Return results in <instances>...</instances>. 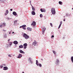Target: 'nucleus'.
<instances>
[{
    "mask_svg": "<svg viewBox=\"0 0 73 73\" xmlns=\"http://www.w3.org/2000/svg\"><path fill=\"white\" fill-rule=\"evenodd\" d=\"M55 64L57 66H58L59 65V64H60V60L59 59H57L56 60Z\"/></svg>",
    "mask_w": 73,
    "mask_h": 73,
    "instance_id": "f257e3e1",
    "label": "nucleus"
},
{
    "mask_svg": "<svg viewBox=\"0 0 73 73\" xmlns=\"http://www.w3.org/2000/svg\"><path fill=\"white\" fill-rule=\"evenodd\" d=\"M51 12L52 15H55L56 14V10L55 8H53L51 9Z\"/></svg>",
    "mask_w": 73,
    "mask_h": 73,
    "instance_id": "f03ea898",
    "label": "nucleus"
},
{
    "mask_svg": "<svg viewBox=\"0 0 73 73\" xmlns=\"http://www.w3.org/2000/svg\"><path fill=\"white\" fill-rule=\"evenodd\" d=\"M23 37L25 38V39H28L29 38V36L27 35V34L25 33L23 34Z\"/></svg>",
    "mask_w": 73,
    "mask_h": 73,
    "instance_id": "7ed1b4c3",
    "label": "nucleus"
},
{
    "mask_svg": "<svg viewBox=\"0 0 73 73\" xmlns=\"http://www.w3.org/2000/svg\"><path fill=\"white\" fill-rule=\"evenodd\" d=\"M28 60L30 64H33V62L32 61V58H31V57L28 58Z\"/></svg>",
    "mask_w": 73,
    "mask_h": 73,
    "instance_id": "20e7f679",
    "label": "nucleus"
},
{
    "mask_svg": "<svg viewBox=\"0 0 73 73\" xmlns=\"http://www.w3.org/2000/svg\"><path fill=\"white\" fill-rule=\"evenodd\" d=\"M36 23L35 22V21H33L32 23L31 24V26H33V27L35 28L36 27Z\"/></svg>",
    "mask_w": 73,
    "mask_h": 73,
    "instance_id": "39448f33",
    "label": "nucleus"
},
{
    "mask_svg": "<svg viewBox=\"0 0 73 73\" xmlns=\"http://www.w3.org/2000/svg\"><path fill=\"white\" fill-rule=\"evenodd\" d=\"M13 14L16 17H18V15L17 14V13L15 11H13Z\"/></svg>",
    "mask_w": 73,
    "mask_h": 73,
    "instance_id": "423d86ee",
    "label": "nucleus"
},
{
    "mask_svg": "<svg viewBox=\"0 0 73 73\" xmlns=\"http://www.w3.org/2000/svg\"><path fill=\"white\" fill-rule=\"evenodd\" d=\"M7 45L9 46V47L11 46L12 45V42H9L7 44Z\"/></svg>",
    "mask_w": 73,
    "mask_h": 73,
    "instance_id": "0eeeda50",
    "label": "nucleus"
},
{
    "mask_svg": "<svg viewBox=\"0 0 73 73\" xmlns=\"http://www.w3.org/2000/svg\"><path fill=\"white\" fill-rule=\"evenodd\" d=\"M3 70H8V68L7 66H4L3 67Z\"/></svg>",
    "mask_w": 73,
    "mask_h": 73,
    "instance_id": "6e6552de",
    "label": "nucleus"
},
{
    "mask_svg": "<svg viewBox=\"0 0 73 73\" xmlns=\"http://www.w3.org/2000/svg\"><path fill=\"white\" fill-rule=\"evenodd\" d=\"M23 56V55L21 54H19L17 56V58H21V57Z\"/></svg>",
    "mask_w": 73,
    "mask_h": 73,
    "instance_id": "1a4fd4ad",
    "label": "nucleus"
},
{
    "mask_svg": "<svg viewBox=\"0 0 73 73\" xmlns=\"http://www.w3.org/2000/svg\"><path fill=\"white\" fill-rule=\"evenodd\" d=\"M6 13H5V16H7V15L8 14V13H9V11H8V10H7L6 11Z\"/></svg>",
    "mask_w": 73,
    "mask_h": 73,
    "instance_id": "9d476101",
    "label": "nucleus"
},
{
    "mask_svg": "<svg viewBox=\"0 0 73 73\" xmlns=\"http://www.w3.org/2000/svg\"><path fill=\"white\" fill-rule=\"evenodd\" d=\"M62 21H61L60 22V24L58 27V29H60V28L61 27V25H62Z\"/></svg>",
    "mask_w": 73,
    "mask_h": 73,
    "instance_id": "9b49d317",
    "label": "nucleus"
},
{
    "mask_svg": "<svg viewBox=\"0 0 73 73\" xmlns=\"http://www.w3.org/2000/svg\"><path fill=\"white\" fill-rule=\"evenodd\" d=\"M13 43L15 45H17V44H18V42L16 40H15L13 42Z\"/></svg>",
    "mask_w": 73,
    "mask_h": 73,
    "instance_id": "f8f14e48",
    "label": "nucleus"
},
{
    "mask_svg": "<svg viewBox=\"0 0 73 73\" xmlns=\"http://www.w3.org/2000/svg\"><path fill=\"white\" fill-rule=\"evenodd\" d=\"M36 44L37 45V42H36V41H35L33 43V45H34V46H36Z\"/></svg>",
    "mask_w": 73,
    "mask_h": 73,
    "instance_id": "ddd939ff",
    "label": "nucleus"
},
{
    "mask_svg": "<svg viewBox=\"0 0 73 73\" xmlns=\"http://www.w3.org/2000/svg\"><path fill=\"white\" fill-rule=\"evenodd\" d=\"M27 29L28 31H31L32 30V28L31 27H27Z\"/></svg>",
    "mask_w": 73,
    "mask_h": 73,
    "instance_id": "4468645a",
    "label": "nucleus"
},
{
    "mask_svg": "<svg viewBox=\"0 0 73 73\" xmlns=\"http://www.w3.org/2000/svg\"><path fill=\"white\" fill-rule=\"evenodd\" d=\"M17 20H15L14 22V25H16V24H17Z\"/></svg>",
    "mask_w": 73,
    "mask_h": 73,
    "instance_id": "2eb2a0df",
    "label": "nucleus"
},
{
    "mask_svg": "<svg viewBox=\"0 0 73 73\" xmlns=\"http://www.w3.org/2000/svg\"><path fill=\"white\" fill-rule=\"evenodd\" d=\"M31 14L32 15H36V13L35 11H33L31 12Z\"/></svg>",
    "mask_w": 73,
    "mask_h": 73,
    "instance_id": "dca6fc26",
    "label": "nucleus"
},
{
    "mask_svg": "<svg viewBox=\"0 0 73 73\" xmlns=\"http://www.w3.org/2000/svg\"><path fill=\"white\" fill-rule=\"evenodd\" d=\"M19 52L21 53H23V54H25V53L22 50H19Z\"/></svg>",
    "mask_w": 73,
    "mask_h": 73,
    "instance_id": "f3484780",
    "label": "nucleus"
},
{
    "mask_svg": "<svg viewBox=\"0 0 73 73\" xmlns=\"http://www.w3.org/2000/svg\"><path fill=\"white\" fill-rule=\"evenodd\" d=\"M52 52L54 54V56L56 57V51L54 50H53Z\"/></svg>",
    "mask_w": 73,
    "mask_h": 73,
    "instance_id": "a211bd4d",
    "label": "nucleus"
},
{
    "mask_svg": "<svg viewBox=\"0 0 73 73\" xmlns=\"http://www.w3.org/2000/svg\"><path fill=\"white\" fill-rule=\"evenodd\" d=\"M45 30H46L45 27H43L42 29V32H45Z\"/></svg>",
    "mask_w": 73,
    "mask_h": 73,
    "instance_id": "6ab92c4d",
    "label": "nucleus"
},
{
    "mask_svg": "<svg viewBox=\"0 0 73 73\" xmlns=\"http://www.w3.org/2000/svg\"><path fill=\"white\" fill-rule=\"evenodd\" d=\"M40 11L41 12H45V10H43L42 9H40Z\"/></svg>",
    "mask_w": 73,
    "mask_h": 73,
    "instance_id": "aec40b11",
    "label": "nucleus"
},
{
    "mask_svg": "<svg viewBox=\"0 0 73 73\" xmlns=\"http://www.w3.org/2000/svg\"><path fill=\"white\" fill-rule=\"evenodd\" d=\"M19 48H23V45H21L19 46Z\"/></svg>",
    "mask_w": 73,
    "mask_h": 73,
    "instance_id": "412c9836",
    "label": "nucleus"
},
{
    "mask_svg": "<svg viewBox=\"0 0 73 73\" xmlns=\"http://www.w3.org/2000/svg\"><path fill=\"white\" fill-rule=\"evenodd\" d=\"M37 66H39L40 67H41L42 66V65L40 63L38 64V65H37Z\"/></svg>",
    "mask_w": 73,
    "mask_h": 73,
    "instance_id": "4be33fe9",
    "label": "nucleus"
},
{
    "mask_svg": "<svg viewBox=\"0 0 73 73\" xmlns=\"http://www.w3.org/2000/svg\"><path fill=\"white\" fill-rule=\"evenodd\" d=\"M32 8L33 11H35V7H34L33 6H32Z\"/></svg>",
    "mask_w": 73,
    "mask_h": 73,
    "instance_id": "5701e85b",
    "label": "nucleus"
},
{
    "mask_svg": "<svg viewBox=\"0 0 73 73\" xmlns=\"http://www.w3.org/2000/svg\"><path fill=\"white\" fill-rule=\"evenodd\" d=\"M71 61L72 63H73V56H72L71 57Z\"/></svg>",
    "mask_w": 73,
    "mask_h": 73,
    "instance_id": "b1692460",
    "label": "nucleus"
},
{
    "mask_svg": "<svg viewBox=\"0 0 73 73\" xmlns=\"http://www.w3.org/2000/svg\"><path fill=\"white\" fill-rule=\"evenodd\" d=\"M2 25H3V27H5V25H6V24H5V23H3V24H2Z\"/></svg>",
    "mask_w": 73,
    "mask_h": 73,
    "instance_id": "393cba45",
    "label": "nucleus"
},
{
    "mask_svg": "<svg viewBox=\"0 0 73 73\" xmlns=\"http://www.w3.org/2000/svg\"><path fill=\"white\" fill-rule=\"evenodd\" d=\"M62 2L61 1H59V4H60V5H62Z\"/></svg>",
    "mask_w": 73,
    "mask_h": 73,
    "instance_id": "a878e982",
    "label": "nucleus"
},
{
    "mask_svg": "<svg viewBox=\"0 0 73 73\" xmlns=\"http://www.w3.org/2000/svg\"><path fill=\"white\" fill-rule=\"evenodd\" d=\"M27 45H28L27 43H25L23 44V46H27Z\"/></svg>",
    "mask_w": 73,
    "mask_h": 73,
    "instance_id": "bb28decb",
    "label": "nucleus"
},
{
    "mask_svg": "<svg viewBox=\"0 0 73 73\" xmlns=\"http://www.w3.org/2000/svg\"><path fill=\"white\" fill-rule=\"evenodd\" d=\"M3 66H4V65L3 64H2L0 66V67L1 68H3Z\"/></svg>",
    "mask_w": 73,
    "mask_h": 73,
    "instance_id": "cd10ccee",
    "label": "nucleus"
},
{
    "mask_svg": "<svg viewBox=\"0 0 73 73\" xmlns=\"http://www.w3.org/2000/svg\"><path fill=\"white\" fill-rule=\"evenodd\" d=\"M38 60H36V64L37 65H38Z\"/></svg>",
    "mask_w": 73,
    "mask_h": 73,
    "instance_id": "c85d7f7f",
    "label": "nucleus"
},
{
    "mask_svg": "<svg viewBox=\"0 0 73 73\" xmlns=\"http://www.w3.org/2000/svg\"><path fill=\"white\" fill-rule=\"evenodd\" d=\"M25 27H26V25H22V28H24Z\"/></svg>",
    "mask_w": 73,
    "mask_h": 73,
    "instance_id": "c756f323",
    "label": "nucleus"
},
{
    "mask_svg": "<svg viewBox=\"0 0 73 73\" xmlns=\"http://www.w3.org/2000/svg\"><path fill=\"white\" fill-rule=\"evenodd\" d=\"M4 38H6V37H7V34H5L4 35Z\"/></svg>",
    "mask_w": 73,
    "mask_h": 73,
    "instance_id": "7c9ffc66",
    "label": "nucleus"
},
{
    "mask_svg": "<svg viewBox=\"0 0 73 73\" xmlns=\"http://www.w3.org/2000/svg\"><path fill=\"white\" fill-rule=\"evenodd\" d=\"M40 18L42 17H43V16L42 15V14H40Z\"/></svg>",
    "mask_w": 73,
    "mask_h": 73,
    "instance_id": "2f4dec72",
    "label": "nucleus"
},
{
    "mask_svg": "<svg viewBox=\"0 0 73 73\" xmlns=\"http://www.w3.org/2000/svg\"><path fill=\"white\" fill-rule=\"evenodd\" d=\"M0 28H3V25L1 24V25H0Z\"/></svg>",
    "mask_w": 73,
    "mask_h": 73,
    "instance_id": "473e14b6",
    "label": "nucleus"
},
{
    "mask_svg": "<svg viewBox=\"0 0 73 73\" xmlns=\"http://www.w3.org/2000/svg\"><path fill=\"white\" fill-rule=\"evenodd\" d=\"M3 32H6V31H7V30L3 29Z\"/></svg>",
    "mask_w": 73,
    "mask_h": 73,
    "instance_id": "72a5a7b5",
    "label": "nucleus"
},
{
    "mask_svg": "<svg viewBox=\"0 0 73 73\" xmlns=\"http://www.w3.org/2000/svg\"><path fill=\"white\" fill-rule=\"evenodd\" d=\"M66 16H69V14L68 13H66Z\"/></svg>",
    "mask_w": 73,
    "mask_h": 73,
    "instance_id": "f704fd0d",
    "label": "nucleus"
},
{
    "mask_svg": "<svg viewBox=\"0 0 73 73\" xmlns=\"http://www.w3.org/2000/svg\"><path fill=\"white\" fill-rule=\"evenodd\" d=\"M9 46L7 45V44L6 46V48H8Z\"/></svg>",
    "mask_w": 73,
    "mask_h": 73,
    "instance_id": "c9c22d12",
    "label": "nucleus"
},
{
    "mask_svg": "<svg viewBox=\"0 0 73 73\" xmlns=\"http://www.w3.org/2000/svg\"><path fill=\"white\" fill-rule=\"evenodd\" d=\"M50 25L51 27H53V25H52V23H50Z\"/></svg>",
    "mask_w": 73,
    "mask_h": 73,
    "instance_id": "e433bc0d",
    "label": "nucleus"
},
{
    "mask_svg": "<svg viewBox=\"0 0 73 73\" xmlns=\"http://www.w3.org/2000/svg\"><path fill=\"white\" fill-rule=\"evenodd\" d=\"M24 46V49H26V48H27V46Z\"/></svg>",
    "mask_w": 73,
    "mask_h": 73,
    "instance_id": "4c0bfd02",
    "label": "nucleus"
},
{
    "mask_svg": "<svg viewBox=\"0 0 73 73\" xmlns=\"http://www.w3.org/2000/svg\"><path fill=\"white\" fill-rule=\"evenodd\" d=\"M23 29H24V30H26V28L25 27H23Z\"/></svg>",
    "mask_w": 73,
    "mask_h": 73,
    "instance_id": "58836bf2",
    "label": "nucleus"
},
{
    "mask_svg": "<svg viewBox=\"0 0 73 73\" xmlns=\"http://www.w3.org/2000/svg\"><path fill=\"white\" fill-rule=\"evenodd\" d=\"M71 13H70L69 15H68V16H71Z\"/></svg>",
    "mask_w": 73,
    "mask_h": 73,
    "instance_id": "ea45409f",
    "label": "nucleus"
},
{
    "mask_svg": "<svg viewBox=\"0 0 73 73\" xmlns=\"http://www.w3.org/2000/svg\"><path fill=\"white\" fill-rule=\"evenodd\" d=\"M8 56H9V57H11L12 56H11V55L10 54H9L8 55Z\"/></svg>",
    "mask_w": 73,
    "mask_h": 73,
    "instance_id": "a19ab883",
    "label": "nucleus"
},
{
    "mask_svg": "<svg viewBox=\"0 0 73 73\" xmlns=\"http://www.w3.org/2000/svg\"><path fill=\"white\" fill-rule=\"evenodd\" d=\"M42 35H44V32H45L42 31Z\"/></svg>",
    "mask_w": 73,
    "mask_h": 73,
    "instance_id": "79ce46f5",
    "label": "nucleus"
},
{
    "mask_svg": "<svg viewBox=\"0 0 73 73\" xmlns=\"http://www.w3.org/2000/svg\"><path fill=\"white\" fill-rule=\"evenodd\" d=\"M53 37H54V35H52V36H51V38H53Z\"/></svg>",
    "mask_w": 73,
    "mask_h": 73,
    "instance_id": "37998d69",
    "label": "nucleus"
},
{
    "mask_svg": "<svg viewBox=\"0 0 73 73\" xmlns=\"http://www.w3.org/2000/svg\"><path fill=\"white\" fill-rule=\"evenodd\" d=\"M7 19H8V20H11V18H7Z\"/></svg>",
    "mask_w": 73,
    "mask_h": 73,
    "instance_id": "c03bdc74",
    "label": "nucleus"
},
{
    "mask_svg": "<svg viewBox=\"0 0 73 73\" xmlns=\"http://www.w3.org/2000/svg\"><path fill=\"white\" fill-rule=\"evenodd\" d=\"M64 21H65V18H64L63 20Z\"/></svg>",
    "mask_w": 73,
    "mask_h": 73,
    "instance_id": "a18cd8bd",
    "label": "nucleus"
},
{
    "mask_svg": "<svg viewBox=\"0 0 73 73\" xmlns=\"http://www.w3.org/2000/svg\"><path fill=\"white\" fill-rule=\"evenodd\" d=\"M13 10V9H10L11 11H12Z\"/></svg>",
    "mask_w": 73,
    "mask_h": 73,
    "instance_id": "49530a36",
    "label": "nucleus"
},
{
    "mask_svg": "<svg viewBox=\"0 0 73 73\" xmlns=\"http://www.w3.org/2000/svg\"><path fill=\"white\" fill-rule=\"evenodd\" d=\"M22 27V26H21L20 27H19V28H21Z\"/></svg>",
    "mask_w": 73,
    "mask_h": 73,
    "instance_id": "de8ad7c7",
    "label": "nucleus"
},
{
    "mask_svg": "<svg viewBox=\"0 0 73 73\" xmlns=\"http://www.w3.org/2000/svg\"><path fill=\"white\" fill-rule=\"evenodd\" d=\"M30 5H31V6H32V4H31V3H30Z\"/></svg>",
    "mask_w": 73,
    "mask_h": 73,
    "instance_id": "09e8293b",
    "label": "nucleus"
},
{
    "mask_svg": "<svg viewBox=\"0 0 73 73\" xmlns=\"http://www.w3.org/2000/svg\"><path fill=\"white\" fill-rule=\"evenodd\" d=\"M3 65H4V66H6V64H4Z\"/></svg>",
    "mask_w": 73,
    "mask_h": 73,
    "instance_id": "8fccbe9b",
    "label": "nucleus"
},
{
    "mask_svg": "<svg viewBox=\"0 0 73 73\" xmlns=\"http://www.w3.org/2000/svg\"><path fill=\"white\" fill-rule=\"evenodd\" d=\"M10 40V39H9V40H8V41Z\"/></svg>",
    "mask_w": 73,
    "mask_h": 73,
    "instance_id": "3c124183",
    "label": "nucleus"
},
{
    "mask_svg": "<svg viewBox=\"0 0 73 73\" xmlns=\"http://www.w3.org/2000/svg\"><path fill=\"white\" fill-rule=\"evenodd\" d=\"M11 32H9V34H11Z\"/></svg>",
    "mask_w": 73,
    "mask_h": 73,
    "instance_id": "603ef678",
    "label": "nucleus"
},
{
    "mask_svg": "<svg viewBox=\"0 0 73 73\" xmlns=\"http://www.w3.org/2000/svg\"><path fill=\"white\" fill-rule=\"evenodd\" d=\"M30 4H31V1H30Z\"/></svg>",
    "mask_w": 73,
    "mask_h": 73,
    "instance_id": "864d4df0",
    "label": "nucleus"
},
{
    "mask_svg": "<svg viewBox=\"0 0 73 73\" xmlns=\"http://www.w3.org/2000/svg\"><path fill=\"white\" fill-rule=\"evenodd\" d=\"M14 33V32H12V34H13V33Z\"/></svg>",
    "mask_w": 73,
    "mask_h": 73,
    "instance_id": "5fc2aeb1",
    "label": "nucleus"
},
{
    "mask_svg": "<svg viewBox=\"0 0 73 73\" xmlns=\"http://www.w3.org/2000/svg\"><path fill=\"white\" fill-rule=\"evenodd\" d=\"M63 39H64L65 38V37H63Z\"/></svg>",
    "mask_w": 73,
    "mask_h": 73,
    "instance_id": "6e6d98bb",
    "label": "nucleus"
},
{
    "mask_svg": "<svg viewBox=\"0 0 73 73\" xmlns=\"http://www.w3.org/2000/svg\"><path fill=\"white\" fill-rule=\"evenodd\" d=\"M22 73H24V71H23Z\"/></svg>",
    "mask_w": 73,
    "mask_h": 73,
    "instance_id": "4d7b16f0",
    "label": "nucleus"
},
{
    "mask_svg": "<svg viewBox=\"0 0 73 73\" xmlns=\"http://www.w3.org/2000/svg\"><path fill=\"white\" fill-rule=\"evenodd\" d=\"M53 1H55V0H53Z\"/></svg>",
    "mask_w": 73,
    "mask_h": 73,
    "instance_id": "13d9d810",
    "label": "nucleus"
},
{
    "mask_svg": "<svg viewBox=\"0 0 73 73\" xmlns=\"http://www.w3.org/2000/svg\"><path fill=\"white\" fill-rule=\"evenodd\" d=\"M54 33L53 32H52V33Z\"/></svg>",
    "mask_w": 73,
    "mask_h": 73,
    "instance_id": "bf43d9fd",
    "label": "nucleus"
},
{
    "mask_svg": "<svg viewBox=\"0 0 73 73\" xmlns=\"http://www.w3.org/2000/svg\"><path fill=\"white\" fill-rule=\"evenodd\" d=\"M64 17H65V16H64Z\"/></svg>",
    "mask_w": 73,
    "mask_h": 73,
    "instance_id": "052dcab7",
    "label": "nucleus"
},
{
    "mask_svg": "<svg viewBox=\"0 0 73 73\" xmlns=\"http://www.w3.org/2000/svg\"><path fill=\"white\" fill-rule=\"evenodd\" d=\"M41 60H42V59H41Z\"/></svg>",
    "mask_w": 73,
    "mask_h": 73,
    "instance_id": "680f3d73",
    "label": "nucleus"
},
{
    "mask_svg": "<svg viewBox=\"0 0 73 73\" xmlns=\"http://www.w3.org/2000/svg\"><path fill=\"white\" fill-rule=\"evenodd\" d=\"M14 35H15V33Z\"/></svg>",
    "mask_w": 73,
    "mask_h": 73,
    "instance_id": "e2e57ef3",
    "label": "nucleus"
},
{
    "mask_svg": "<svg viewBox=\"0 0 73 73\" xmlns=\"http://www.w3.org/2000/svg\"><path fill=\"white\" fill-rule=\"evenodd\" d=\"M10 32H11V31H10Z\"/></svg>",
    "mask_w": 73,
    "mask_h": 73,
    "instance_id": "0e129e2a",
    "label": "nucleus"
}]
</instances>
